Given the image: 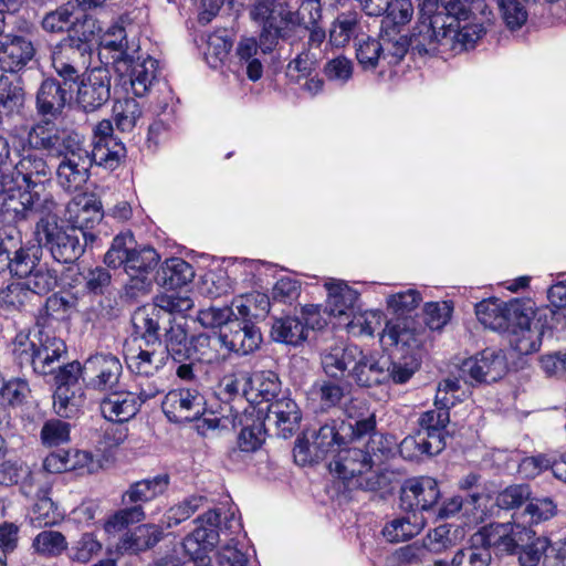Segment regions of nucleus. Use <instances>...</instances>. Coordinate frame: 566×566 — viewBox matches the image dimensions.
Returning a JSON list of instances; mask_svg holds the SVG:
<instances>
[{
	"instance_id": "nucleus-1",
	"label": "nucleus",
	"mask_w": 566,
	"mask_h": 566,
	"mask_svg": "<svg viewBox=\"0 0 566 566\" xmlns=\"http://www.w3.org/2000/svg\"><path fill=\"white\" fill-rule=\"evenodd\" d=\"M29 143L34 149L60 159L56 181L65 191H77L87 182L95 159L80 134L49 124L36 125L29 133Z\"/></svg>"
},
{
	"instance_id": "nucleus-2",
	"label": "nucleus",
	"mask_w": 566,
	"mask_h": 566,
	"mask_svg": "<svg viewBox=\"0 0 566 566\" xmlns=\"http://www.w3.org/2000/svg\"><path fill=\"white\" fill-rule=\"evenodd\" d=\"M443 27L436 24L428 32L429 42L421 38L412 40V45L419 54H434L439 51L461 52L474 46L485 33L481 23H470V11L467 3H453L448 0L443 6Z\"/></svg>"
},
{
	"instance_id": "nucleus-3",
	"label": "nucleus",
	"mask_w": 566,
	"mask_h": 566,
	"mask_svg": "<svg viewBox=\"0 0 566 566\" xmlns=\"http://www.w3.org/2000/svg\"><path fill=\"white\" fill-rule=\"evenodd\" d=\"M291 0H256L250 10V18L261 28L259 39L263 54L272 53L280 40L295 35L302 20L297 10H293Z\"/></svg>"
},
{
	"instance_id": "nucleus-4",
	"label": "nucleus",
	"mask_w": 566,
	"mask_h": 566,
	"mask_svg": "<svg viewBox=\"0 0 566 566\" xmlns=\"http://www.w3.org/2000/svg\"><path fill=\"white\" fill-rule=\"evenodd\" d=\"M35 238L40 245L50 251L55 261L73 263L96 235L92 231L60 226L56 219H44L36 221Z\"/></svg>"
},
{
	"instance_id": "nucleus-5",
	"label": "nucleus",
	"mask_w": 566,
	"mask_h": 566,
	"mask_svg": "<svg viewBox=\"0 0 566 566\" xmlns=\"http://www.w3.org/2000/svg\"><path fill=\"white\" fill-rule=\"evenodd\" d=\"M169 485V476L159 474L132 483L122 494V504L125 506L112 515L105 523L107 533L122 531L130 524L139 523L145 518L143 503L150 502L164 494Z\"/></svg>"
},
{
	"instance_id": "nucleus-6",
	"label": "nucleus",
	"mask_w": 566,
	"mask_h": 566,
	"mask_svg": "<svg viewBox=\"0 0 566 566\" xmlns=\"http://www.w3.org/2000/svg\"><path fill=\"white\" fill-rule=\"evenodd\" d=\"M196 523L197 527L185 537L181 544L186 555L189 556L184 566H210L207 553L211 552L219 543L220 514L210 510L199 516Z\"/></svg>"
},
{
	"instance_id": "nucleus-7",
	"label": "nucleus",
	"mask_w": 566,
	"mask_h": 566,
	"mask_svg": "<svg viewBox=\"0 0 566 566\" xmlns=\"http://www.w3.org/2000/svg\"><path fill=\"white\" fill-rule=\"evenodd\" d=\"M533 538V530L522 523H492L474 534V541L496 554L515 555Z\"/></svg>"
},
{
	"instance_id": "nucleus-8",
	"label": "nucleus",
	"mask_w": 566,
	"mask_h": 566,
	"mask_svg": "<svg viewBox=\"0 0 566 566\" xmlns=\"http://www.w3.org/2000/svg\"><path fill=\"white\" fill-rule=\"evenodd\" d=\"M161 408L171 422L182 423L199 419L206 411L203 386L196 385L170 390L165 396Z\"/></svg>"
},
{
	"instance_id": "nucleus-9",
	"label": "nucleus",
	"mask_w": 566,
	"mask_h": 566,
	"mask_svg": "<svg viewBox=\"0 0 566 566\" xmlns=\"http://www.w3.org/2000/svg\"><path fill=\"white\" fill-rule=\"evenodd\" d=\"M136 51L125 60L116 61L115 72L126 92L137 97L145 96L157 80V61L150 56L135 59Z\"/></svg>"
},
{
	"instance_id": "nucleus-10",
	"label": "nucleus",
	"mask_w": 566,
	"mask_h": 566,
	"mask_svg": "<svg viewBox=\"0 0 566 566\" xmlns=\"http://www.w3.org/2000/svg\"><path fill=\"white\" fill-rule=\"evenodd\" d=\"M507 371L505 355L501 350L486 348L461 364L459 377L470 385L494 382Z\"/></svg>"
},
{
	"instance_id": "nucleus-11",
	"label": "nucleus",
	"mask_w": 566,
	"mask_h": 566,
	"mask_svg": "<svg viewBox=\"0 0 566 566\" xmlns=\"http://www.w3.org/2000/svg\"><path fill=\"white\" fill-rule=\"evenodd\" d=\"M159 262V255L155 249L144 247L134 249L126 259L124 270L129 280L125 284L126 295L136 298L145 295L151 287V273Z\"/></svg>"
},
{
	"instance_id": "nucleus-12",
	"label": "nucleus",
	"mask_w": 566,
	"mask_h": 566,
	"mask_svg": "<svg viewBox=\"0 0 566 566\" xmlns=\"http://www.w3.org/2000/svg\"><path fill=\"white\" fill-rule=\"evenodd\" d=\"M123 374L119 358L111 353H96L84 360L86 388L107 392L117 388Z\"/></svg>"
},
{
	"instance_id": "nucleus-13",
	"label": "nucleus",
	"mask_w": 566,
	"mask_h": 566,
	"mask_svg": "<svg viewBox=\"0 0 566 566\" xmlns=\"http://www.w3.org/2000/svg\"><path fill=\"white\" fill-rule=\"evenodd\" d=\"M91 54L90 45L75 43L74 39H64L52 49L51 64L65 82H75L80 73L87 69Z\"/></svg>"
},
{
	"instance_id": "nucleus-14",
	"label": "nucleus",
	"mask_w": 566,
	"mask_h": 566,
	"mask_svg": "<svg viewBox=\"0 0 566 566\" xmlns=\"http://www.w3.org/2000/svg\"><path fill=\"white\" fill-rule=\"evenodd\" d=\"M524 304L517 300L509 303H499L497 301H482L475 305L478 319L484 327L492 331L505 333L512 327L513 322L525 324Z\"/></svg>"
},
{
	"instance_id": "nucleus-15",
	"label": "nucleus",
	"mask_w": 566,
	"mask_h": 566,
	"mask_svg": "<svg viewBox=\"0 0 566 566\" xmlns=\"http://www.w3.org/2000/svg\"><path fill=\"white\" fill-rule=\"evenodd\" d=\"M111 73L104 66L84 73L77 87V105L86 113L101 108L111 98Z\"/></svg>"
},
{
	"instance_id": "nucleus-16",
	"label": "nucleus",
	"mask_w": 566,
	"mask_h": 566,
	"mask_svg": "<svg viewBox=\"0 0 566 566\" xmlns=\"http://www.w3.org/2000/svg\"><path fill=\"white\" fill-rule=\"evenodd\" d=\"M113 133L114 127L109 119L98 122L93 129V159L95 165L107 169L116 168L126 155L124 144Z\"/></svg>"
},
{
	"instance_id": "nucleus-17",
	"label": "nucleus",
	"mask_w": 566,
	"mask_h": 566,
	"mask_svg": "<svg viewBox=\"0 0 566 566\" xmlns=\"http://www.w3.org/2000/svg\"><path fill=\"white\" fill-rule=\"evenodd\" d=\"M30 254L22 247V233L13 224L0 228V272L9 270L14 275H23L28 271L27 262Z\"/></svg>"
},
{
	"instance_id": "nucleus-18",
	"label": "nucleus",
	"mask_w": 566,
	"mask_h": 566,
	"mask_svg": "<svg viewBox=\"0 0 566 566\" xmlns=\"http://www.w3.org/2000/svg\"><path fill=\"white\" fill-rule=\"evenodd\" d=\"M440 492L438 483L430 476L408 480L401 489V504L412 512L429 511L438 502Z\"/></svg>"
},
{
	"instance_id": "nucleus-19",
	"label": "nucleus",
	"mask_w": 566,
	"mask_h": 566,
	"mask_svg": "<svg viewBox=\"0 0 566 566\" xmlns=\"http://www.w3.org/2000/svg\"><path fill=\"white\" fill-rule=\"evenodd\" d=\"M71 227L90 231L103 219V205L95 193L82 192L66 205Z\"/></svg>"
},
{
	"instance_id": "nucleus-20",
	"label": "nucleus",
	"mask_w": 566,
	"mask_h": 566,
	"mask_svg": "<svg viewBox=\"0 0 566 566\" xmlns=\"http://www.w3.org/2000/svg\"><path fill=\"white\" fill-rule=\"evenodd\" d=\"M34 55L32 41L23 35L7 34L0 39V69L4 72L22 70Z\"/></svg>"
},
{
	"instance_id": "nucleus-21",
	"label": "nucleus",
	"mask_w": 566,
	"mask_h": 566,
	"mask_svg": "<svg viewBox=\"0 0 566 566\" xmlns=\"http://www.w3.org/2000/svg\"><path fill=\"white\" fill-rule=\"evenodd\" d=\"M360 348L356 345L337 343L325 348L321 354V364L324 373L335 379L352 377Z\"/></svg>"
},
{
	"instance_id": "nucleus-22",
	"label": "nucleus",
	"mask_w": 566,
	"mask_h": 566,
	"mask_svg": "<svg viewBox=\"0 0 566 566\" xmlns=\"http://www.w3.org/2000/svg\"><path fill=\"white\" fill-rule=\"evenodd\" d=\"M390 359L376 354H366L360 349L354 368L352 379L360 387H374L390 380L388 373Z\"/></svg>"
},
{
	"instance_id": "nucleus-23",
	"label": "nucleus",
	"mask_w": 566,
	"mask_h": 566,
	"mask_svg": "<svg viewBox=\"0 0 566 566\" xmlns=\"http://www.w3.org/2000/svg\"><path fill=\"white\" fill-rule=\"evenodd\" d=\"M316 311L317 308L314 305L304 308L303 313L307 315L305 323L292 316L275 319L271 331L273 339L294 346L301 344L307 337L308 326L312 328L319 326V322L311 317L316 314Z\"/></svg>"
},
{
	"instance_id": "nucleus-24",
	"label": "nucleus",
	"mask_w": 566,
	"mask_h": 566,
	"mask_svg": "<svg viewBox=\"0 0 566 566\" xmlns=\"http://www.w3.org/2000/svg\"><path fill=\"white\" fill-rule=\"evenodd\" d=\"M221 334L224 348L240 355L254 352L262 343V334L255 325L235 318Z\"/></svg>"
},
{
	"instance_id": "nucleus-25",
	"label": "nucleus",
	"mask_w": 566,
	"mask_h": 566,
	"mask_svg": "<svg viewBox=\"0 0 566 566\" xmlns=\"http://www.w3.org/2000/svg\"><path fill=\"white\" fill-rule=\"evenodd\" d=\"M301 411L296 402L290 398H281L272 401L268 407L265 422L274 426L276 434L281 438H290L298 428Z\"/></svg>"
},
{
	"instance_id": "nucleus-26",
	"label": "nucleus",
	"mask_w": 566,
	"mask_h": 566,
	"mask_svg": "<svg viewBox=\"0 0 566 566\" xmlns=\"http://www.w3.org/2000/svg\"><path fill=\"white\" fill-rule=\"evenodd\" d=\"M101 400L99 409L103 417L112 422H125L138 411L140 402L136 394L127 390H109Z\"/></svg>"
},
{
	"instance_id": "nucleus-27",
	"label": "nucleus",
	"mask_w": 566,
	"mask_h": 566,
	"mask_svg": "<svg viewBox=\"0 0 566 566\" xmlns=\"http://www.w3.org/2000/svg\"><path fill=\"white\" fill-rule=\"evenodd\" d=\"M164 343L167 357L171 356L175 361L189 359L191 339L188 337L187 321L184 316L167 317L164 326Z\"/></svg>"
},
{
	"instance_id": "nucleus-28",
	"label": "nucleus",
	"mask_w": 566,
	"mask_h": 566,
	"mask_svg": "<svg viewBox=\"0 0 566 566\" xmlns=\"http://www.w3.org/2000/svg\"><path fill=\"white\" fill-rule=\"evenodd\" d=\"M370 465L368 454L360 448L339 449L336 458L331 462V471L347 483V486L359 474L364 473Z\"/></svg>"
},
{
	"instance_id": "nucleus-29",
	"label": "nucleus",
	"mask_w": 566,
	"mask_h": 566,
	"mask_svg": "<svg viewBox=\"0 0 566 566\" xmlns=\"http://www.w3.org/2000/svg\"><path fill=\"white\" fill-rule=\"evenodd\" d=\"M524 314L526 315L525 324H516L513 322L512 327L505 333L510 335L511 346L520 354L527 355L539 349L542 332L537 324L532 325L533 310L524 304Z\"/></svg>"
},
{
	"instance_id": "nucleus-30",
	"label": "nucleus",
	"mask_w": 566,
	"mask_h": 566,
	"mask_svg": "<svg viewBox=\"0 0 566 566\" xmlns=\"http://www.w3.org/2000/svg\"><path fill=\"white\" fill-rule=\"evenodd\" d=\"M327 290L326 308L333 316L349 318L355 311L358 293L343 281L332 280L325 283Z\"/></svg>"
},
{
	"instance_id": "nucleus-31",
	"label": "nucleus",
	"mask_w": 566,
	"mask_h": 566,
	"mask_svg": "<svg viewBox=\"0 0 566 566\" xmlns=\"http://www.w3.org/2000/svg\"><path fill=\"white\" fill-rule=\"evenodd\" d=\"M70 95L61 83L54 78L42 82L36 94V106L42 115L56 117L64 109Z\"/></svg>"
},
{
	"instance_id": "nucleus-32",
	"label": "nucleus",
	"mask_w": 566,
	"mask_h": 566,
	"mask_svg": "<svg viewBox=\"0 0 566 566\" xmlns=\"http://www.w3.org/2000/svg\"><path fill=\"white\" fill-rule=\"evenodd\" d=\"M36 343V374L48 375L54 371V363L66 354L65 343L55 336L40 332Z\"/></svg>"
},
{
	"instance_id": "nucleus-33",
	"label": "nucleus",
	"mask_w": 566,
	"mask_h": 566,
	"mask_svg": "<svg viewBox=\"0 0 566 566\" xmlns=\"http://www.w3.org/2000/svg\"><path fill=\"white\" fill-rule=\"evenodd\" d=\"M426 525V518L421 513L410 512L387 523L382 535L390 543H399L418 535Z\"/></svg>"
},
{
	"instance_id": "nucleus-34",
	"label": "nucleus",
	"mask_w": 566,
	"mask_h": 566,
	"mask_svg": "<svg viewBox=\"0 0 566 566\" xmlns=\"http://www.w3.org/2000/svg\"><path fill=\"white\" fill-rule=\"evenodd\" d=\"M27 266L29 268L27 273L19 276L23 277L22 282L28 291L32 293L33 298L35 295H43L55 289L57 285V273L55 270L35 264V260L31 256H29Z\"/></svg>"
},
{
	"instance_id": "nucleus-35",
	"label": "nucleus",
	"mask_w": 566,
	"mask_h": 566,
	"mask_svg": "<svg viewBox=\"0 0 566 566\" xmlns=\"http://www.w3.org/2000/svg\"><path fill=\"white\" fill-rule=\"evenodd\" d=\"M195 272L192 266L182 259H167L157 272L158 284L168 290H176L192 281Z\"/></svg>"
},
{
	"instance_id": "nucleus-36",
	"label": "nucleus",
	"mask_w": 566,
	"mask_h": 566,
	"mask_svg": "<svg viewBox=\"0 0 566 566\" xmlns=\"http://www.w3.org/2000/svg\"><path fill=\"white\" fill-rule=\"evenodd\" d=\"M224 347L222 334H199L191 338L189 359L206 364H216L224 359L221 349Z\"/></svg>"
},
{
	"instance_id": "nucleus-37",
	"label": "nucleus",
	"mask_w": 566,
	"mask_h": 566,
	"mask_svg": "<svg viewBox=\"0 0 566 566\" xmlns=\"http://www.w3.org/2000/svg\"><path fill=\"white\" fill-rule=\"evenodd\" d=\"M270 305V297L256 291L237 296L231 303V307L234 308L233 317L242 322L264 317L269 313Z\"/></svg>"
},
{
	"instance_id": "nucleus-38",
	"label": "nucleus",
	"mask_w": 566,
	"mask_h": 566,
	"mask_svg": "<svg viewBox=\"0 0 566 566\" xmlns=\"http://www.w3.org/2000/svg\"><path fill=\"white\" fill-rule=\"evenodd\" d=\"M418 2V20L411 33V41L421 38L422 41L429 42L427 35L430 28H434V23L443 27V4L441 0H417Z\"/></svg>"
},
{
	"instance_id": "nucleus-39",
	"label": "nucleus",
	"mask_w": 566,
	"mask_h": 566,
	"mask_svg": "<svg viewBox=\"0 0 566 566\" xmlns=\"http://www.w3.org/2000/svg\"><path fill=\"white\" fill-rule=\"evenodd\" d=\"M463 528L458 525L442 524L430 530L422 538L428 553L441 554L457 546L463 538Z\"/></svg>"
},
{
	"instance_id": "nucleus-40",
	"label": "nucleus",
	"mask_w": 566,
	"mask_h": 566,
	"mask_svg": "<svg viewBox=\"0 0 566 566\" xmlns=\"http://www.w3.org/2000/svg\"><path fill=\"white\" fill-rule=\"evenodd\" d=\"M163 349H140L137 354H126L125 360L132 373L145 377L155 376L167 361Z\"/></svg>"
},
{
	"instance_id": "nucleus-41",
	"label": "nucleus",
	"mask_w": 566,
	"mask_h": 566,
	"mask_svg": "<svg viewBox=\"0 0 566 566\" xmlns=\"http://www.w3.org/2000/svg\"><path fill=\"white\" fill-rule=\"evenodd\" d=\"M346 443L345 432L340 430V423L333 420L322 426L314 434L312 447L316 459H324L327 454L337 452Z\"/></svg>"
},
{
	"instance_id": "nucleus-42",
	"label": "nucleus",
	"mask_w": 566,
	"mask_h": 566,
	"mask_svg": "<svg viewBox=\"0 0 566 566\" xmlns=\"http://www.w3.org/2000/svg\"><path fill=\"white\" fill-rule=\"evenodd\" d=\"M450 422V412L443 407H433L423 412L419 420V430L423 431V436L429 441L434 437L440 442V451L446 448V427Z\"/></svg>"
},
{
	"instance_id": "nucleus-43",
	"label": "nucleus",
	"mask_w": 566,
	"mask_h": 566,
	"mask_svg": "<svg viewBox=\"0 0 566 566\" xmlns=\"http://www.w3.org/2000/svg\"><path fill=\"white\" fill-rule=\"evenodd\" d=\"M17 178H21L28 190L35 189L50 175L46 161L34 154L23 156L14 167Z\"/></svg>"
},
{
	"instance_id": "nucleus-44",
	"label": "nucleus",
	"mask_w": 566,
	"mask_h": 566,
	"mask_svg": "<svg viewBox=\"0 0 566 566\" xmlns=\"http://www.w3.org/2000/svg\"><path fill=\"white\" fill-rule=\"evenodd\" d=\"M360 29V15L356 11L342 12L333 21L329 29V42L336 48H343Z\"/></svg>"
},
{
	"instance_id": "nucleus-45",
	"label": "nucleus",
	"mask_w": 566,
	"mask_h": 566,
	"mask_svg": "<svg viewBox=\"0 0 566 566\" xmlns=\"http://www.w3.org/2000/svg\"><path fill=\"white\" fill-rule=\"evenodd\" d=\"M133 323L148 344H157L158 347H161L159 331L164 329L167 319L159 311L154 308L150 313H147L146 310H138L133 316Z\"/></svg>"
},
{
	"instance_id": "nucleus-46",
	"label": "nucleus",
	"mask_w": 566,
	"mask_h": 566,
	"mask_svg": "<svg viewBox=\"0 0 566 566\" xmlns=\"http://www.w3.org/2000/svg\"><path fill=\"white\" fill-rule=\"evenodd\" d=\"M259 51H261L260 41L258 42L253 36L241 38L235 50L240 63L245 65L248 77L254 82L263 74V65L256 57Z\"/></svg>"
},
{
	"instance_id": "nucleus-47",
	"label": "nucleus",
	"mask_w": 566,
	"mask_h": 566,
	"mask_svg": "<svg viewBox=\"0 0 566 566\" xmlns=\"http://www.w3.org/2000/svg\"><path fill=\"white\" fill-rule=\"evenodd\" d=\"M83 403L84 392L82 387L56 386L53 395V407L60 417L72 418L76 416Z\"/></svg>"
},
{
	"instance_id": "nucleus-48",
	"label": "nucleus",
	"mask_w": 566,
	"mask_h": 566,
	"mask_svg": "<svg viewBox=\"0 0 566 566\" xmlns=\"http://www.w3.org/2000/svg\"><path fill=\"white\" fill-rule=\"evenodd\" d=\"M142 114L139 103L132 97L118 99L113 105L114 122L122 133H130L136 127Z\"/></svg>"
},
{
	"instance_id": "nucleus-49",
	"label": "nucleus",
	"mask_w": 566,
	"mask_h": 566,
	"mask_svg": "<svg viewBox=\"0 0 566 566\" xmlns=\"http://www.w3.org/2000/svg\"><path fill=\"white\" fill-rule=\"evenodd\" d=\"M423 431H418L415 436L406 437L399 444V452L405 459L412 460L420 455H436L440 453V442L431 437L432 441L424 438Z\"/></svg>"
},
{
	"instance_id": "nucleus-50",
	"label": "nucleus",
	"mask_w": 566,
	"mask_h": 566,
	"mask_svg": "<svg viewBox=\"0 0 566 566\" xmlns=\"http://www.w3.org/2000/svg\"><path fill=\"white\" fill-rule=\"evenodd\" d=\"M31 190L18 191L3 198L1 211L3 216L14 222H22L32 219V208L30 207Z\"/></svg>"
},
{
	"instance_id": "nucleus-51",
	"label": "nucleus",
	"mask_w": 566,
	"mask_h": 566,
	"mask_svg": "<svg viewBox=\"0 0 566 566\" xmlns=\"http://www.w3.org/2000/svg\"><path fill=\"white\" fill-rule=\"evenodd\" d=\"M161 536L163 532L157 525L143 524L125 536L123 546L133 552L146 551L155 546Z\"/></svg>"
},
{
	"instance_id": "nucleus-52",
	"label": "nucleus",
	"mask_w": 566,
	"mask_h": 566,
	"mask_svg": "<svg viewBox=\"0 0 566 566\" xmlns=\"http://www.w3.org/2000/svg\"><path fill=\"white\" fill-rule=\"evenodd\" d=\"M101 46L102 50L114 53L112 55L114 67L116 66V61L125 60L134 52L129 51L125 29L118 24L109 27L101 36Z\"/></svg>"
},
{
	"instance_id": "nucleus-53",
	"label": "nucleus",
	"mask_w": 566,
	"mask_h": 566,
	"mask_svg": "<svg viewBox=\"0 0 566 566\" xmlns=\"http://www.w3.org/2000/svg\"><path fill=\"white\" fill-rule=\"evenodd\" d=\"M32 547L34 551L45 557L60 556L67 548L65 536L52 530L40 532L33 539Z\"/></svg>"
},
{
	"instance_id": "nucleus-54",
	"label": "nucleus",
	"mask_w": 566,
	"mask_h": 566,
	"mask_svg": "<svg viewBox=\"0 0 566 566\" xmlns=\"http://www.w3.org/2000/svg\"><path fill=\"white\" fill-rule=\"evenodd\" d=\"M381 342L386 346L410 347L416 344V334L406 319L390 321L381 335Z\"/></svg>"
},
{
	"instance_id": "nucleus-55",
	"label": "nucleus",
	"mask_w": 566,
	"mask_h": 566,
	"mask_svg": "<svg viewBox=\"0 0 566 566\" xmlns=\"http://www.w3.org/2000/svg\"><path fill=\"white\" fill-rule=\"evenodd\" d=\"M350 319L345 324L347 332L354 336H373L375 331L380 327L381 315L376 311H354Z\"/></svg>"
},
{
	"instance_id": "nucleus-56",
	"label": "nucleus",
	"mask_w": 566,
	"mask_h": 566,
	"mask_svg": "<svg viewBox=\"0 0 566 566\" xmlns=\"http://www.w3.org/2000/svg\"><path fill=\"white\" fill-rule=\"evenodd\" d=\"M33 300L23 282H13L0 290V306L6 311H22Z\"/></svg>"
},
{
	"instance_id": "nucleus-57",
	"label": "nucleus",
	"mask_w": 566,
	"mask_h": 566,
	"mask_svg": "<svg viewBox=\"0 0 566 566\" xmlns=\"http://www.w3.org/2000/svg\"><path fill=\"white\" fill-rule=\"evenodd\" d=\"M317 69V57L310 49H304L286 66V76L293 83L301 84Z\"/></svg>"
},
{
	"instance_id": "nucleus-58",
	"label": "nucleus",
	"mask_w": 566,
	"mask_h": 566,
	"mask_svg": "<svg viewBox=\"0 0 566 566\" xmlns=\"http://www.w3.org/2000/svg\"><path fill=\"white\" fill-rule=\"evenodd\" d=\"M472 545L459 549L452 560L451 566H489L491 563V553L486 546L481 545L472 537Z\"/></svg>"
},
{
	"instance_id": "nucleus-59",
	"label": "nucleus",
	"mask_w": 566,
	"mask_h": 566,
	"mask_svg": "<svg viewBox=\"0 0 566 566\" xmlns=\"http://www.w3.org/2000/svg\"><path fill=\"white\" fill-rule=\"evenodd\" d=\"M135 248V240L132 233L117 234L113 239L111 248L105 253V264L113 269L120 268Z\"/></svg>"
},
{
	"instance_id": "nucleus-60",
	"label": "nucleus",
	"mask_w": 566,
	"mask_h": 566,
	"mask_svg": "<svg viewBox=\"0 0 566 566\" xmlns=\"http://www.w3.org/2000/svg\"><path fill=\"white\" fill-rule=\"evenodd\" d=\"M379 41L382 46V61H386L388 65L398 64L406 55L409 44L413 46L411 41L408 42L406 36L398 33L394 35L388 32L380 34Z\"/></svg>"
},
{
	"instance_id": "nucleus-61",
	"label": "nucleus",
	"mask_w": 566,
	"mask_h": 566,
	"mask_svg": "<svg viewBox=\"0 0 566 566\" xmlns=\"http://www.w3.org/2000/svg\"><path fill=\"white\" fill-rule=\"evenodd\" d=\"M23 90L18 81L8 75L0 76V109L10 114L23 104Z\"/></svg>"
},
{
	"instance_id": "nucleus-62",
	"label": "nucleus",
	"mask_w": 566,
	"mask_h": 566,
	"mask_svg": "<svg viewBox=\"0 0 566 566\" xmlns=\"http://www.w3.org/2000/svg\"><path fill=\"white\" fill-rule=\"evenodd\" d=\"M556 506L548 497H532L527 500V504L522 513L523 523L538 524L547 521L555 514Z\"/></svg>"
},
{
	"instance_id": "nucleus-63",
	"label": "nucleus",
	"mask_w": 566,
	"mask_h": 566,
	"mask_svg": "<svg viewBox=\"0 0 566 566\" xmlns=\"http://www.w3.org/2000/svg\"><path fill=\"white\" fill-rule=\"evenodd\" d=\"M250 382L248 373H233L226 375L218 387V395L220 399L230 401L240 396H247V387Z\"/></svg>"
},
{
	"instance_id": "nucleus-64",
	"label": "nucleus",
	"mask_w": 566,
	"mask_h": 566,
	"mask_svg": "<svg viewBox=\"0 0 566 566\" xmlns=\"http://www.w3.org/2000/svg\"><path fill=\"white\" fill-rule=\"evenodd\" d=\"M40 439L48 448L59 447L70 440V423L60 419L46 420L41 429Z\"/></svg>"
}]
</instances>
